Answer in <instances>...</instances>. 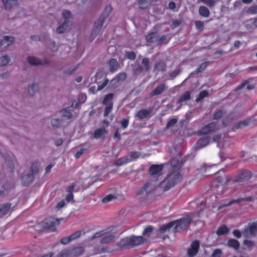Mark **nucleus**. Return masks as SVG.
I'll list each match as a JSON object with an SVG mask.
<instances>
[{"label": "nucleus", "instance_id": "obj_9", "mask_svg": "<svg viewBox=\"0 0 257 257\" xmlns=\"http://www.w3.org/2000/svg\"><path fill=\"white\" fill-rule=\"evenodd\" d=\"M218 129V126L215 122H212L202 127L197 132L199 135H206L214 133Z\"/></svg>", "mask_w": 257, "mask_h": 257}, {"label": "nucleus", "instance_id": "obj_54", "mask_svg": "<svg viewBox=\"0 0 257 257\" xmlns=\"http://www.w3.org/2000/svg\"><path fill=\"white\" fill-rule=\"evenodd\" d=\"M248 122L247 121L244 120V121H240V122H239L237 123H236L234 127L236 129L240 128L242 126H246V125H248Z\"/></svg>", "mask_w": 257, "mask_h": 257}, {"label": "nucleus", "instance_id": "obj_62", "mask_svg": "<svg viewBox=\"0 0 257 257\" xmlns=\"http://www.w3.org/2000/svg\"><path fill=\"white\" fill-rule=\"evenodd\" d=\"M222 251L220 249H216L212 254V257H220Z\"/></svg>", "mask_w": 257, "mask_h": 257}, {"label": "nucleus", "instance_id": "obj_11", "mask_svg": "<svg viewBox=\"0 0 257 257\" xmlns=\"http://www.w3.org/2000/svg\"><path fill=\"white\" fill-rule=\"evenodd\" d=\"M257 233V221L253 222L244 229L242 231V235L245 237L255 235Z\"/></svg>", "mask_w": 257, "mask_h": 257}, {"label": "nucleus", "instance_id": "obj_25", "mask_svg": "<svg viewBox=\"0 0 257 257\" xmlns=\"http://www.w3.org/2000/svg\"><path fill=\"white\" fill-rule=\"evenodd\" d=\"M239 245L238 241L234 239H230L227 242V246L235 250H237L239 248Z\"/></svg>", "mask_w": 257, "mask_h": 257}, {"label": "nucleus", "instance_id": "obj_56", "mask_svg": "<svg viewBox=\"0 0 257 257\" xmlns=\"http://www.w3.org/2000/svg\"><path fill=\"white\" fill-rule=\"evenodd\" d=\"M86 151V149L85 148H81L79 151H78L75 154V157L76 159L79 158Z\"/></svg>", "mask_w": 257, "mask_h": 257}, {"label": "nucleus", "instance_id": "obj_57", "mask_svg": "<svg viewBox=\"0 0 257 257\" xmlns=\"http://www.w3.org/2000/svg\"><path fill=\"white\" fill-rule=\"evenodd\" d=\"M155 36V34L154 33L148 35L146 37V40L149 42H153L155 41L154 39L156 38Z\"/></svg>", "mask_w": 257, "mask_h": 257}, {"label": "nucleus", "instance_id": "obj_17", "mask_svg": "<svg viewBox=\"0 0 257 257\" xmlns=\"http://www.w3.org/2000/svg\"><path fill=\"white\" fill-rule=\"evenodd\" d=\"M167 87L165 84L162 83L157 86L154 90L150 94V96H154L161 94L166 89Z\"/></svg>", "mask_w": 257, "mask_h": 257}, {"label": "nucleus", "instance_id": "obj_39", "mask_svg": "<svg viewBox=\"0 0 257 257\" xmlns=\"http://www.w3.org/2000/svg\"><path fill=\"white\" fill-rule=\"evenodd\" d=\"M208 96V93L207 91L204 90L200 92L195 101L197 102L201 101L203 98Z\"/></svg>", "mask_w": 257, "mask_h": 257}, {"label": "nucleus", "instance_id": "obj_61", "mask_svg": "<svg viewBox=\"0 0 257 257\" xmlns=\"http://www.w3.org/2000/svg\"><path fill=\"white\" fill-rule=\"evenodd\" d=\"M248 13L254 15L257 13V5L250 7L247 11Z\"/></svg>", "mask_w": 257, "mask_h": 257}, {"label": "nucleus", "instance_id": "obj_49", "mask_svg": "<svg viewBox=\"0 0 257 257\" xmlns=\"http://www.w3.org/2000/svg\"><path fill=\"white\" fill-rule=\"evenodd\" d=\"M62 120L59 119H52L51 121V123L52 126L55 127H59L61 125Z\"/></svg>", "mask_w": 257, "mask_h": 257}, {"label": "nucleus", "instance_id": "obj_35", "mask_svg": "<svg viewBox=\"0 0 257 257\" xmlns=\"http://www.w3.org/2000/svg\"><path fill=\"white\" fill-rule=\"evenodd\" d=\"M113 108V102H110L106 106L104 109L103 116L104 117H107L109 113L112 111Z\"/></svg>", "mask_w": 257, "mask_h": 257}, {"label": "nucleus", "instance_id": "obj_36", "mask_svg": "<svg viewBox=\"0 0 257 257\" xmlns=\"http://www.w3.org/2000/svg\"><path fill=\"white\" fill-rule=\"evenodd\" d=\"M68 22L65 21L61 25H60L57 28V29H56L57 33L58 34L63 33L65 32V31L66 28L68 27Z\"/></svg>", "mask_w": 257, "mask_h": 257}, {"label": "nucleus", "instance_id": "obj_24", "mask_svg": "<svg viewBox=\"0 0 257 257\" xmlns=\"http://www.w3.org/2000/svg\"><path fill=\"white\" fill-rule=\"evenodd\" d=\"M6 10H10L13 7L18 5L17 0H2Z\"/></svg>", "mask_w": 257, "mask_h": 257}, {"label": "nucleus", "instance_id": "obj_45", "mask_svg": "<svg viewBox=\"0 0 257 257\" xmlns=\"http://www.w3.org/2000/svg\"><path fill=\"white\" fill-rule=\"evenodd\" d=\"M81 235V231L79 230L75 232L73 234H72L71 235L69 236L71 241H72L73 240H75L77 238H78Z\"/></svg>", "mask_w": 257, "mask_h": 257}, {"label": "nucleus", "instance_id": "obj_22", "mask_svg": "<svg viewBox=\"0 0 257 257\" xmlns=\"http://www.w3.org/2000/svg\"><path fill=\"white\" fill-rule=\"evenodd\" d=\"M28 63L33 66L41 65L43 64V61L35 57L29 56L27 58Z\"/></svg>", "mask_w": 257, "mask_h": 257}, {"label": "nucleus", "instance_id": "obj_3", "mask_svg": "<svg viewBox=\"0 0 257 257\" xmlns=\"http://www.w3.org/2000/svg\"><path fill=\"white\" fill-rule=\"evenodd\" d=\"M181 179V174L176 170L169 174L160 184L159 187L164 191L169 190L180 181Z\"/></svg>", "mask_w": 257, "mask_h": 257}, {"label": "nucleus", "instance_id": "obj_63", "mask_svg": "<svg viewBox=\"0 0 257 257\" xmlns=\"http://www.w3.org/2000/svg\"><path fill=\"white\" fill-rule=\"evenodd\" d=\"M145 192V185H144L142 187L137 189L136 191V195L137 196H139L142 195Z\"/></svg>", "mask_w": 257, "mask_h": 257}, {"label": "nucleus", "instance_id": "obj_21", "mask_svg": "<svg viewBox=\"0 0 257 257\" xmlns=\"http://www.w3.org/2000/svg\"><path fill=\"white\" fill-rule=\"evenodd\" d=\"M118 63L116 59H111L108 62L109 71L111 73L116 71L118 68Z\"/></svg>", "mask_w": 257, "mask_h": 257}, {"label": "nucleus", "instance_id": "obj_58", "mask_svg": "<svg viewBox=\"0 0 257 257\" xmlns=\"http://www.w3.org/2000/svg\"><path fill=\"white\" fill-rule=\"evenodd\" d=\"M70 241H71V239L69 236H66V237H64L62 238L61 239L60 242L61 244L65 245V244H68Z\"/></svg>", "mask_w": 257, "mask_h": 257}, {"label": "nucleus", "instance_id": "obj_31", "mask_svg": "<svg viewBox=\"0 0 257 257\" xmlns=\"http://www.w3.org/2000/svg\"><path fill=\"white\" fill-rule=\"evenodd\" d=\"M173 226L174 222H173V221H171L167 224H166L161 226L160 228H159V231L160 232L163 233Z\"/></svg>", "mask_w": 257, "mask_h": 257}, {"label": "nucleus", "instance_id": "obj_60", "mask_svg": "<svg viewBox=\"0 0 257 257\" xmlns=\"http://www.w3.org/2000/svg\"><path fill=\"white\" fill-rule=\"evenodd\" d=\"M243 243L249 248H252L254 246V242L251 240H245Z\"/></svg>", "mask_w": 257, "mask_h": 257}, {"label": "nucleus", "instance_id": "obj_19", "mask_svg": "<svg viewBox=\"0 0 257 257\" xmlns=\"http://www.w3.org/2000/svg\"><path fill=\"white\" fill-rule=\"evenodd\" d=\"M15 38L14 37L6 36H5L3 40L0 42V47H7L10 46L14 42Z\"/></svg>", "mask_w": 257, "mask_h": 257}, {"label": "nucleus", "instance_id": "obj_50", "mask_svg": "<svg viewBox=\"0 0 257 257\" xmlns=\"http://www.w3.org/2000/svg\"><path fill=\"white\" fill-rule=\"evenodd\" d=\"M155 69L158 71H164L165 69V65L163 62L159 63L155 65Z\"/></svg>", "mask_w": 257, "mask_h": 257}, {"label": "nucleus", "instance_id": "obj_48", "mask_svg": "<svg viewBox=\"0 0 257 257\" xmlns=\"http://www.w3.org/2000/svg\"><path fill=\"white\" fill-rule=\"evenodd\" d=\"M233 115L234 114H230L225 119L222 120V124L224 126H226L229 124Z\"/></svg>", "mask_w": 257, "mask_h": 257}, {"label": "nucleus", "instance_id": "obj_27", "mask_svg": "<svg viewBox=\"0 0 257 257\" xmlns=\"http://www.w3.org/2000/svg\"><path fill=\"white\" fill-rule=\"evenodd\" d=\"M115 239V236L114 235H109L107 236H105L103 237L100 243L101 244H106L114 241Z\"/></svg>", "mask_w": 257, "mask_h": 257}, {"label": "nucleus", "instance_id": "obj_4", "mask_svg": "<svg viewBox=\"0 0 257 257\" xmlns=\"http://www.w3.org/2000/svg\"><path fill=\"white\" fill-rule=\"evenodd\" d=\"M111 11L112 8L111 6L106 7L101 15L99 19L94 23L93 28L91 30L90 34L91 37L92 38V40L96 37L100 31L105 19L108 16Z\"/></svg>", "mask_w": 257, "mask_h": 257}, {"label": "nucleus", "instance_id": "obj_43", "mask_svg": "<svg viewBox=\"0 0 257 257\" xmlns=\"http://www.w3.org/2000/svg\"><path fill=\"white\" fill-rule=\"evenodd\" d=\"M62 15L64 19H65V21H67L68 22V20L71 17V12L68 10H64L62 12Z\"/></svg>", "mask_w": 257, "mask_h": 257}, {"label": "nucleus", "instance_id": "obj_15", "mask_svg": "<svg viewBox=\"0 0 257 257\" xmlns=\"http://www.w3.org/2000/svg\"><path fill=\"white\" fill-rule=\"evenodd\" d=\"M210 142V138L209 137H205L199 139L197 143L196 146L194 148L195 150H200L207 145H208Z\"/></svg>", "mask_w": 257, "mask_h": 257}, {"label": "nucleus", "instance_id": "obj_29", "mask_svg": "<svg viewBox=\"0 0 257 257\" xmlns=\"http://www.w3.org/2000/svg\"><path fill=\"white\" fill-rule=\"evenodd\" d=\"M190 92L189 91H186L180 97L178 103L181 104L184 101L188 100L190 99Z\"/></svg>", "mask_w": 257, "mask_h": 257}, {"label": "nucleus", "instance_id": "obj_64", "mask_svg": "<svg viewBox=\"0 0 257 257\" xmlns=\"http://www.w3.org/2000/svg\"><path fill=\"white\" fill-rule=\"evenodd\" d=\"M195 25L197 29L201 30L203 28L204 23L201 21H196Z\"/></svg>", "mask_w": 257, "mask_h": 257}, {"label": "nucleus", "instance_id": "obj_33", "mask_svg": "<svg viewBox=\"0 0 257 257\" xmlns=\"http://www.w3.org/2000/svg\"><path fill=\"white\" fill-rule=\"evenodd\" d=\"M171 165L175 169H179L182 167V163L181 161L174 158L171 161Z\"/></svg>", "mask_w": 257, "mask_h": 257}, {"label": "nucleus", "instance_id": "obj_12", "mask_svg": "<svg viewBox=\"0 0 257 257\" xmlns=\"http://www.w3.org/2000/svg\"><path fill=\"white\" fill-rule=\"evenodd\" d=\"M126 78V74L125 73H121L118 74L115 78H113L108 85L109 88H114L117 87L119 84L120 82L124 81Z\"/></svg>", "mask_w": 257, "mask_h": 257}, {"label": "nucleus", "instance_id": "obj_18", "mask_svg": "<svg viewBox=\"0 0 257 257\" xmlns=\"http://www.w3.org/2000/svg\"><path fill=\"white\" fill-rule=\"evenodd\" d=\"M113 227H109L107 228L101 230L100 231H98L94 233V234L91 237L90 239L92 240L95 238H99L103 235H104L112 231L113 229Z\"/></svg>", "mask_w": 257, "mask_h": 257}, {"label": "nucleus", "instance_id": "obj_26", "mask_svg": "<svg viewBox=\"0 0 257 257\" xmlns=\"http://www.w3.org/2000/svg\"><path fill=\"white\" fill-rule=\"evenodd\" d=\"M106 133L107 131L104 127L97 128L93 133V137L95 139H98Z\"/></svg>", "mask_w": 257, "mask_h": 257}, {"label": "nucleus", "instance_id": "obj_52", "mask_svg": "<svg viewBox=\"0 0 257 257\" xmlns=\"http://www.w3.org/2000/svg\"><path fill=\"white\" fill-rule=\"evenodd\" d=\"M109 82V80L107 78H105L104 81L100 85H98L97 87L98 91L102 90L105 86H106Z\"/></svg>", "mask_w": 257, "mask_h": 257}, {"label": "nucleus", "instance_id": "obj_42", "mask_svg": "<svg viewBox=\"0 0 257 257\" xmlns=\"http://www.w3.org/2000/svg\"><path fill=\"white\" fill-rule=\"evenodd\" d=\"M39 163L38 162H35L33 164L31 167V172L33 175L37 173L39 171Z\"/></svg>", "mask_w": 257, "mask_h": 257}, {"label": "nucleus", "instance_id": "obj_7", "mask_svg": "<svg viewBox=\"0 0 257 257\" xmlns=\"http://www.w3.org/2000/svg\"><path fill=\"white\" fill-rule=\"evenodd\" d=\"M192 220V218L191 217L186 216L180 218V219L173 221V222H174L175 231L176 232H178L182 229H184L188 225Z\"/></svg>", "mask_w": 257, "mask_h": 257}, {"label": "nucleus", "instance_id": "obj_32", "mask_svg": "<svg viewBox=\"0 0 257 257\" xmlns=\"http://www.w3.org/2000/svg\"><path fill=\"white\" fill-rule=\"evenodd\" d=\"M38 90V85L36 84H33L28 87V93L31 96H33L35 92Z\"/></svg>", "mask_w": 257, "mask_h": 257}, {"label": "nucleus", "instance_id": "obj_34", "mask_svg": "<svg viewBox=\"0 0 257 257\" xmlns=\"http://www.w3.org/2000/svg\"><path fill=\"white\" fill-rule=\"evenodd\" d=\"M114 96L113 93H108L106 94L102 102V103L104 105H107L110 102H112V99Z\"/></svg>", "mask_w": 257, "mask_h": 257}, {"label": "nucleus", "instance_id": "obj_5", "mask_svg": "<svg viewBox=\"0 0 257 257\" xmlns=\"http://www.w3.org/2000/svg\"><path fill=\"white\" fill-rule=\"evenodd\" d=\"M60 224V220L53 217L46 218L39 223L40 226L47 232H54L56 230V227Z\"/></svg>", "mask_w": 257, "mask_h": 257}, {"label": "nucleus", "instance_id": "obj_2", "mask_svg": "<svg viewBox=\"0 0 257 257\" xmlns=\"http://www.w3.org/2000/svg\"><path fill=\"white\" fill-rule=\"evenodd\" d=\"M181 179V174L176 170L169 174L160 184L159 187L164 191L169 190L180 181Z\"/></svg>", "mask_w": 257, "mask_h": 257}, {"label": "nucleus", "instance_id": "obj_38", "mask_svg": "<svg viewBox=\"0 0 257 257\" xmlns=\"http://www.w3.org/2000/svg\"><path fill=\"white\" fill-rule=\"evenodd\" d=\"M11 203H6L3 205L2 207H0V213L3 214V215L6 214L11 208Z\"/></svg>", "mask_w": 257, "mask_h": 257}, {"label": "nucleus", "instance_id": "obj_1", "mask_svg": "<svg viewBox=\"0 0 257 257\" xmlns=\"http://www.w3.org/2000/svg\"><path fill=\"white\" fill-rule=\"evenodd\" d=\"M143 237L141 236H131L121 238L116 244V250L130 249L140 245L143 242Z\"/></svg>", "mask_w": 257, "mask_h": 257}, {"label": "nucleus", "instance_id": "obj_20", "mask_svg": "<svg viewBox=\"0 0 257 257\" xmlns=\"http://www.w3.org/2000/svg\"><path fill=\"white\" fill-rule=\"evenodd\" d=\"M34 179L33 174H28L24 175L22 178V182L23 186H27L31 183Z\"/></svg>", "mask_w": 257, "mask_h": 257}, {"label": "nucleus", "instance_id": "obj_53", "mask_svg": "<svg viewBox=\"0 0 257 257\" xmlns=\"http://www.w3.org/2000/svg\"><path fill=\"white\" fill-rule=\"evenodd\" d=\"M115 197L113 195L109 194L102 199V202L104 203H107V202L111 201Z\"/></svg>", "mask_w": 257, "mask_h": 257}, {"label": "nucleus", "instance_id": "obj_46", "mask_svg": "<svg viewBox=\"0 0 257 257\" xmlns=\"http://www.w3.org/2000/svg\"><path fill=\"white\" fill-rule=\"evenodd\" d=\"M136 118L138 120H141L145 118V109H141L136 115Z\"/></svg>", "mask_w": 257, "mask_h": 257}, {"label": "nucleus", "instance_id": "obj_30", "mask_svg": "<svg viewBox=\"0 0 257 257\" xmlns=\"http://www.w3.org/2000/svg\"><path fill=\"white\" fill-rule=\"evenodd\" d=\"M229 232L228 228L225 225L219 227L216 231V234L218 236L227 234Z\"/></svg>", "mask_w": 257, "mask_h": 257}, {"label": "nucleus", "instance_id": "obj_40", "mask_svg": "<svg viewBox=\"0 0 257 257\" xmlns=\"http://www.w3.org/2000/svg\"><path fill=\"white\" fill-rule=\"evenodd\" d=\"M10 57L7 55L0 57V66L6 65L10 62Z\"/></svg>", "mask_w": 257, "mask_h": 257}, {"label": "nucleus", "instance_id": "obj_10", "mask_svg": "<svg viewBox=\"0 0 257 257\" xmlns=\"http://www.w3.org/2000/svg\"><path fill=\"white\" fill-rule=\"evenodd\" d=\"M251 177V173L250 171L246 170L243 171L238 176L235 178L230 179V178H227L226 181L227 182L231 181L232 182H242L245 180H247Z\"/></svg>", "mask_w": 257, "mask_h": 257}, {"label": "nucleus", "instance_id": "obj_37", "mask_svg": "<svg viewBox=\"0 0 257 257\" xmlns=\"http://www.w3.org/2000/svg\"><path fill=\"white\" fill-rule=\"evenodd\" d=\"M70 107L66 108L62 110L60 112L62 113V115L68 119L72 117V114L69 110Z\"/></svg>", "mask_w": 257, "mask_h": 257}, {"label": "nucleus", "instance_id": "obj_51", "mask_svg": "<svg viewBox=\"0 0 257 257\" xmlns=\"http://www.w3.org/2000/svg\"><path fill=\"white\" fill-rule=\"evenodd\" d=\"M177 118H172V119H170L167 124L166 128L168 129V128H170L172 126L175 124L177 123Z\"/></svg>", "mask_w": 257, "mask_h": 257}, {"label": "nucleus", "instance_id": "obj_28", "mask_svg": "<svg viewBox=\"0 0 257 257\" xmlns=\"http://www.w3.org/2000/svg\"><path fill=\"white\" fill-rule=\"evenodd\" d=\"M199 14L205 18H207L209 16L210 12L208 8L205 7L201 6L199 9Z\"/></svg>", "mask_w": 257, "mask_h": 257}, {"label": "nucleus", "instance_id": "obj_8", "mask_svg": "<svg viewBox=\"0 0 257 257\" xmlns=\"http://www.w3.org/2000/svg\"><path fill=\"white\" fill-rule=\"evenodd\" d=\"M164 164L153 165L149 169V174L153 179L155 180L162 175V170L164 167Z\"/></svg>", "mask_w": 257, "mask_h": 257}, {"label": "nucleus", "instance_id": "obj_6", "mask_svg": "<svg viewBox=\"0 0 257 257\" xmlns=\"http://www.w3.org/2000/svg\"><path fill=\"white\" fill-rule=\"evenodd\" d=\"M141 153L139 152L132 151L130 152L124 157L117 159L114 163L116 166H121L128 163L137 160L140 156Z\"/></svg>", "mask_w": 257, "mask_h": 257}, {"label": "nucleus", "instance_id": "obj_13", "mask_svg": "<svg viewBox=\"0 0 257 257\" xmlns=\"http://www.w3.org/2000/svg\"><path fill=\"white\" fill-rule=\"evenodd\" d=\"M199 247V242L197 240L194 241L191 244V247L187 251L188 255L189 257H193L198 252Z\"/></svg>", "mask_w": 257, "mask_h": 257}, {"label": "nucleus", "instance_id": "obj_44", "mask_svg": "<svg viewBox=\"0 0 257 257\" xmlns=\"http://www.w3.org/2000/svg\"><path fill=\"white\" fill-rule=\"evenodd\" d=\"M120 124L123 130L126 129L129 124L128 118H124L120 121Z\"/></svg>", "mask_w": 257, "mask_h": 257}, {"label": "nucleus", "instance_id": "obj_47", "mask_svg": "<svg viewBox=\"0 0 257 257\" xmlns=\"http://www.w3.org/2000/svg\"><path fill=\"white\" fill-rule=\"evenodd\" d=\"M125 55L127 59L132 60H135L136 57L135 53L133 51L126 52Z\"/></svg>", "mask_w": 257, "mask_h": 257}, {"label": "nucleus", "instance_id": "obj_41", "mask_svg": "<svg viewBox=\"0 0 257 257\" xmlns=\"http://www.w3.org/2000/svg\"><path fill=\"white\" fill-rule=\"evenodd\" d=\"M57 257H72V255L70 250L64 249L59 253Z\"/></svg>", "mask_w": 257, "mask_h": 257}, {"label": "nucleus", "instance_id": "obj_16", "mask_svg": "<svg viewBox=\"0 0 257 257\" xmlns=\"http://www.w3.org/2000/svg\"><path fill=\"white\" fill-rule=\"evenodd\" d=\"M84 248L82 246H78L73 247L71 250V254L72 257H78L81 255L84 252Z\"/></svg>", "mask_w": 257, "mask_h": 257}, {"label": "nucleus", "instance_id": "obj_59", "mask_svg": "<svg viewBox=\"0 0 257 257\" xmlns=\"http://www.w3.org/2000/svg\"><path fill=\"white\" fill-rule=\"evenodd\" d=\"M221 136L216 135L213 138V141L217 143V147L218 148H221L222 147L220 145L219 142L221 141Z\"/></svg>", "mask_w": 257, "mask_h": 257}, {"label": "nucleus", "instance_id": "obj_14", "mask_svg": "<svg viewBox=\"0 0 257 257\" xmlns=\"http://www.w3.org/2000/svg\"><path fill=\"white\" fill-rule=\"evenodd\" d=\"M76 185L71 184L67 187L66 189V191L67 193V195L65 197V199L67 202H69L72 201L74 199L73 192L74 191Z\"/></svg>", "mask_w": 257, "mask_h": 257}, {"label": "nucleus", "instance_id": "obj_55", "mask_svg": "<svg viewBox=\"0 0 257 257\" xmlns=\"http://www.w3.org/2000/svg\"><path fill=\"white\" fill-rule=\"evenodd\" d=\"M224 112L222 110H217L214 114L213 118L214 119H219L223 114Z\"/></svg>", "mask_w": 257, "mask_h": 257}, {"label": "nucleus", "instance_id": "obj_23", "mask_svg": "<svg viewBox=\"0 0 257 257\" xmlns=\"http://www.w3.org/2000/svg\"><path fill=\"white\" fill-rule=\"evenodd\" d=\"M106 77V74L103 71L97 72L94 77L92 78L91 80L93 83L99 84L100 83V80Z\"/></svg>", "mask_w": 257, "mask_h": 257}]
</instances>
